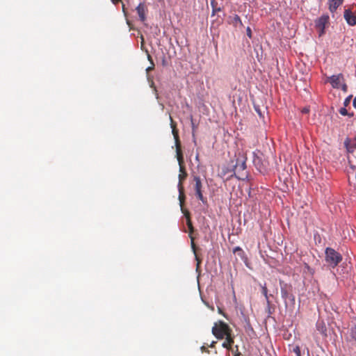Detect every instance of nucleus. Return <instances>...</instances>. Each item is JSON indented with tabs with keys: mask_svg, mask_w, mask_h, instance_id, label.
Masks as SVG:
<instances>
[{
	"mask_svg": "<svg viewBox=\"0 0 356 356\" xmlns=\"http://www.w3.org/2000/svg\"><path fill=\"white\" fill-rule=\"evenodd\" d=\"M246 161L247 158L245 154L239 152L228 163L225 173L230 174V177H235L239 180L247 179L248 178V173L246 170Z\"/></svg>",
	"mask_w": 356,
	"mask_h": 356,
	"instance_id": "1",
	"label": "nucleus"
},
{
	"mask_svg": "<svg viewBox=\"0 0 356 356\" xmlns=\"http://www.w3.org/2000/svg\"><path fill=\"white\" fill-rule=\"evenodd\" d=\"M281 297L284 300L286 309L293 310L295 307L296 298L293 295V287L283 280H280Z\"/></svg>",
	"mask_w": 356,
	"mask_h": 356,
	"instance_id": "2",
	"label": "nucleus"
},
{
	"mask_svg": "<svg viewBox=\"0 0 356 356\" xmlns=\"http://www.w3.org/2000/svg\"><path fill=\"white\" fill-rule=\"evenodd\" d=\"M211 332L218 339H223L225 336L232 333L229 325L222 321L215 323Z\"/></svg>",
	"mask_w": 356,
	"mask_h": 356,
	"instance_id": "3",
	"label": "nucleus"
},
{
	"mask_svg": "<svg viewBox=\"0 0 356 356\" xmlns=\"http://www.w3.org/2000/svg\"><path fill=\"white\" fill-rule=\"evenodd\" d=\"M325 254V261L330 268H335L342 261V255L332 248H327Z\"/></svg>",
	"mask_w": 356,
	"mask_h": 356,
	"instance_id": "4",
	"label": "nucleus"
},
{
	"mask_svg": "<svg viewBox=\"0 0 356 356\" xmlns=\"http://www.w3.org/2000/svg\"><path fill=\"white\" fill-rule=\"evenodd\" d=\"M171 126H172V122L171 123ZM172 134H173V135L175 136V145L177 146L176 152H177V159L178 161L179 165V172H180V174H184V178H186L187 177V172L186 171L185 166L184 165V156H183V154H182V153L180 150V148L179 147V140L178 138V136L175 133V130L174 129L173 127H172Z\"/></svg>",
	"mask_w": 356,
	"mask_h": 356,
	"instance_id": "5",
	"label": "nucleus"
},
{
	"mask_svg": "<svg viewBox=\"0 0 356 356\" xmlns=\"http://www.w3.org/2000/svg\"><path fill=\"white\" fill-rule=\"evenodd\" d=\"M330 17L328 14H323L314 21L315 27L318 31V36L321 37L325 33V29L329 24Z\"/></svg>",
	"mask_w": 356,
	"mask_h": 356,
	"instance_id": "6",
	"label": "nucleus"
},
{
	"mask_svg": "<svg viewBox=\"0 0 356 356\" xmlns=\"http://www.w3.org/2000/svg\"><path fill=\"white\" fill-rule=\"evenodd\" d=\"M193 181H195L193 189L197 199L201 201L202 204H207V199L204 197L202 194V183L200 177L198 176H194Z\"/></svg>",
	"mask_w": 356,
	"mask_h": 356,
	"instance_id": "7",
	"label": "nucleus"
},
{
	"mask_svg": "<svg viewBox=\"0 0 356 356\" xmlns=\"http://www.w3.org/2000/svg\"><path fill=\"white\" fill-rule=\"evenodd\" d=\"M252 163L256 168V169L260 172H263L266 169V161L263 160L262 154H258L255 152H253V159Z\"/></svg>",
	"mask_w": 356,
	"mask_h": 356,
	"instance_id": "8",
	"label": "nucleus"
},
{
	"mask_svg": "<svg viewBox=\"0 0 356 356\" xmlns=\"http://www.w3.org/2000/svg\"><path fill=\"white\" fill-rule=\"evenodd\" d=\"M344 81V76L343 74L332 75L327 77L326 82L330 83L333 88H340L341 83Z\"/></svg>",
	"mask_w": 356,
	"mask_h": 356,
	"instance_id": "9",
	"label": "nucleus"
},
{
	"mask_svg": "<svg viewBox=\"0 0 356 356\" xmlns=\"http://www.w3.org/2000/svg\"><path fill=\"white\" fill-rule=\"evenodd\" d=\"M178 178H179V183L177 184V188H178V191H179V200L180 202L181 209L182 212L184 213V209H183V203L185 200L186 196L184 195V187L182 186L181 182L186 178H184V174H179L178 176Z\"/></svg>",
	"mask_w": 356,
	"mask_h": 356,
	"instance_id": "10",
	"label": "nucleus"
},
{
	"mask_svg": "<svg viewBox=\"0 0 356 356\" xmlns=\"http://www.w3.org/2000/svg\"><path fill=\"white\" fill-rule=\"evenodd\" d=\"M343 17L349 26H353L356 25V15L354 14L350 9H345Z\"/></svg>",
	"mask_w": 356,
	"mask_h": 356,
	"instance_id": "11",
	"label": "nucleus"
},
{
	"mask_svg": "<svg viewBox=\"0 0 356 356\" xmlns=\"http://www.w3.org/2000/svg\"><path fill=\"white\" fill-rule=\"evenodd\" d=\"M343 145L348 153H353L356 149V136L353 138H346Z\"/></svg>",
	"mask_w": 356,
	"mask_h": 356,
	"instance_id": "12",
	"label": "nucleus"
},
{
	"mask_svg": "<svg viewBox=\"0 0 356 356\" xmlns=\"http://www.w3.org/2000/svg\"><path fill=\"white\" fill-rule=\"evenodd\" d=\"M140 22H144L146 20L147 8L143 3H140L136 8Z\"/></svg>",
	"mask_w": 356,
	"mask_h": 356,
	"instance_id": "13",
	"label": "nucleus"
},
{
	"mask_svg": "<svg viewBox=\"0 0 356 356\" xmlns=\"http://www.w3.org/2000/svg\"><path fill=\"white\" fill-rule=\"evenodd\" d=\"M224 339H225V341L222 343V346L229 350L231 349L230 346L234 342V337L232 333L225 336Z\"/></svg>",
	"mask_w": 356,
	"mask_h": 356,
	"instance_id": "14",
	"label": "nucleus"
},
{
	"mask_svg": "<svg viewBox=\"0 0 356 356\" xmlns=\"http://www.w3.org/2000/svg\"><path fill=\"white\" fill-rule=\"evenodd\" d=\"M343 2V0H329V10L331 13H334L337 8Z\"/></svg>",
	"mask_w": 356,
	"mask_h": 356,
	"instance_id": "15",
	"label": "nucleus"
},
{
	"mask_svg": "<svg viewBox=\"0 0 356 356\" xmlns=\"http://www.w3.org/2000/svg\"><path fill=\"white\" fill-rule=\"evenodd\" d=\"M266 306L265 310L268 314V316L270 317L275 311V305L272 304L270 300H266Z\"/></svg>",
	"mask_w": 356,
	"mask_h": 356,
	"instance_id": "16",
	"label": "nucleus"
},
{
	"mask_svg": "<svg viewBox=\"0 0 356 356\" xmlns=\"http://www.w3.org/2000/svg\"><path fill=\"white\" fill-rule=\"evenodd\" d=\"M259 286L261 288V293L264 296L265 300H269L270 297H273V295L268 293V289L266 287V283H264V284H262L261 283H259Z\"/></svg>",
	"mask_w": 356,
	"mask_h": 356,
	"instance_id": "17",
	"label": "nucleus"
},
{
	"mask_svg": "<svg viewBox=\"0 0 356 356\" xmlns=\"http://www.w3.org/2000/svg\"><path fill=\"white\" fill-rule=\"evenodd\" d=\"M316 328L318 331L324 337H327V328L323 322H317Z\"/></svg>",
	"mask_w": 356,
	"mask_h": 356,
	"instance_id": "18",
	"label": "nucleus"
},
{
	"mask_svg": "<svg viewBox=\"0 0 356 356\" xmlns=\"http://www.w3.org/2000/svg\"><path fill=\"white\" fill-rule=\"evenodd\" d=\"M233 252L236 254L241 259L245 260L247 257L243 249L239 246H236L233 249Z\"/></svg>",
	"mask_w": 356,
	"mask_h": 356,
	"instance_id": "19",
	"label": "nucleus"
},
{
	"mask_svg": "<svg viewBox=\"0 0 356 356\" xmlns=\"http://www.w3.org/2000/svg\"><path fill=\"white\" fill-rule=\"evenodd\" d=\"M211 6L212 7L211 16H214L217 12L221 11V8L217 7V2L216 1V0L211 1Z\"/></svg>",
	"mask_w": 356,
	"mask_h": 356,
	"instance_id": "20",
	"label": "nucleus"
},
{
	"mask_svg": "<svg viewBox=\"0 0 356 356\" xmlns=\"http://www.w3.org/2000/svg\"><path fill=\"white\" fill-rule=\"evenodd\" d=\"M304 273H309L310 275H314V269L311 268L307 264H304Z\"/></svg>",
	"mask_w": 356,
	"mask_h": 356,
	"instance_id": "21",
	"label": "nucleus"
},
{
	"mask_svg": "<svg viewBox=\"0 0 356 356\" xmlns=\"http://www.w3.org/2000/svg\"><path fill=\"white\" fill-rule=\"evenodd\" d=\"M232 23L235 25V26H237L238 24H239L240 25H242V22H241V19L240 18V17L238 15H235L232 19Z\"/></svg>",
	"mask_w": 356,
	"mask_h": 356,
	"instance_id": "22",
	"label": "nucleus"
},
{
	"mask_svg": "<svg viewBox=\"0 0 356 356\" xmlns=\"http://www.w3.org/2000/svg\"><path fill=\"white\" fill-rule=\"evenodd\" d=\"M234 353V356H241V353L238 351V346L236 345L234 348L230 349Z\"/></svg>",
	"mask_w": 356,
	"mask_h": 356,
	"instance_id": "23",
	"label": "nucleus"
},
{
	"mask_svg": "<svg viewBox=\"0 0 356 356\" xmlns=\"http://www.w3.org/2000/svg\"><path fill=\"white\" fill-rule=\"evenodd\" d=\"M350 336L356 341V325L351 327Z\"/></svg>",
	"mask_w": 356,
	"mask_h": 356,
	"instance_id": "24",
	"label": "nucleus"
},
{
	"mask_svg": "<svg viewBox=\"0 0 356 356\" xmlns=\"http://www.w3.org/2000/svg\"><path fill=\"white\" fill-rule=\"evenodd\" d=\"M293 352L296 354V356H301L300 348L298 346H296L293 348Z\"/></svg>",
	"mask_w": 356,
	"mask_h": 356,
	"instance_id": "25",
	"label": "nucleus"
},
{
	"mask_svg": "<svg viewBox=\"0 0 356 356\" xmlns=\"http://www.w3.org/2000/svg\"><path fill=\"white\" fill-rule=\"evenodd\" d=\"M352 97V95H349L344 99L343 105L345 107L348 106L350 104Z\"/></svg>",
	"mask_w": 356,
	"mask_h": 356,
	"instance_id": "26",
	"label": "nucleus"
},
{
	"mask_svg": "<svg viewBox=\"0 0 356 356\" xmlns=\"http://www.w3.org/2000/svg\"><path fill=\"white\" fill-rule=\"evenodd\" d=\"M339 112L341 115H343V116H346L347 115H348V112L347 111V109L346 108V107H343V108H341L339 110Z\"/></svg>",
	"mask_w": 356,
	"mask_h": 356,
	"instance_id": "27",
	"label": "nucleus"
},
{
	"mask_svg": "<svg viewBox=\"0 0 356 356\" xmlns=\"http://www.w3.org/2000/svg\"><path fill=\"white\" fill-rule=\"evenodd\" d=\"M340 88L344 92H346L348 90V86L345 83V81H343L340 85Z\"/></svg>",
	"mask_w": 356,
	"mask_h": 356,
	"instance_id": "28",
	"label": "nucleus"
},
{
	"mask_svg": "<svg viewBox=\"0 0 356 356\" xmlns=\"http://www.w3.org/2000/svg\"><path fill=\"white\" fill-rule=\"evenodd\" d=\"M246 34L249 38H252V30L249 26H248L246 29Z\"/></svg>",
	"mask_w": 356,
	"mask_h": 356,
	"instance_id": "29",
	"label": "nucleus"
},
{
	"mask_svg": "<svg viewBox=\"0 0 356 356\" xmlns=\"http://www.w3.org/2000/svg\"><path fill=\"white\" fill-rule=\"evenodd\" d=\"M254 109H255L256 112H257V113L260 116H261V111H260L259 108L258 106H254Z\"/></svg>",
	"mask_w": 356,
	"mask_h": 356,
	"instance_id": "30",
	"label": "nucleus"
},
{
	"mask_svg": "<svg viewBox=\"0 0 356 356\" xmlns=\"http://www.w3.org/2000/svg\"><path fill=\"white\" fill-rule=\"evenodd\" d=\"M191 124H192V129H193V131H195V129L197 128V126L195 124V123L193 122V118H191Z\"/></svg>",
	"mask_w": 356,
	"mask_h": 356,
	"instance_id": "31",
	"label": "nucleus"
},
{
	"mask_svg": "<svg viewBox=\"0 0 356 356\" xmlns=\"http://www.w3.org/2000/svg\"><path fill=\"white\" fill-rule=\"evenodd\" d=\"M303 113H308L309 112V109L308 108H304L302 111Z\"/></svg>",
	"mask_w": 356,
	"mask_h": 356,
	"instance_id": "32",
	"label": "nucleus"
},
{
	"mask_svg": "<svg viewBox=\"0 0 356 356\" xmlns=\"http://www.w3.org/2000/svg\"><path fill=\"white\" fill-rule=\"evenodd\" d=\"M112 1V3L115 5H117L118 3H119L120 2H121V0H111Z\"/></svg>",
	"mask_w": 356,
	"mask_h": 356,
	"instance_id": "33",
	"label": "nucleus"
},
{
	"mask_svg": "<svg viewBox=\"0 0 356 356\" xmlns=\"http://www.w3.org/2000/svg\"><path fill=\"white\" fill-rule=\"evenodd\" d=\"M122 11H123L124 15L126 16L127 15V11H126V8H125L124 4H123V3H122Z\"/></svg>",
	"mask_w": 356,
	"mask_h": 356,
	"instance_id": "34",
	"label": "nucleus"
},
{
	"mask_svg": "<svg viewBox=\"0 0 356 356\" xmlns=\"http://www.w3.org/2000/svg\"><path fill=\"white\" fill-rule=\"evenodd\" d=\"M353 105L354 108H356V97L353 99Z\"/></svg>",
	"mask_w": 356,
	"mask_h": 356,
	"instance_id": "35",
	"label": "nucleus"
},
{
	"mask_svg": "<svg viewBox=\"0 0 356 356\" xmlns=\"http://www.w3.org/2000/svg\"><path fill=\"white\" fill-rule=\"evenodd\" d=\"M216 343V341H213V342L211 343L210 347H211V348L214 347V346H215V343Z\"/></svg>",
	"mask_w": 356,
	"mask_h": 356,
	"instance_id": "36",
	"label": "nucleus"
},
{
	"mask_svg": "<svg viewBox=\"0 0 356 356\" xmlns=\"http://www.w3.org/2000/svg\"><path fill=\"white\" fill-rule=\"evenodd\" d=\"M349 117H353L354 113H348V115H347Z\"/></svg>",
	"mask_w": 356,
	"mask_h": 356,
	"instance_id": "37",
	"label": "nucleus"
},
{
	"mask_svg": "<svg viewBox=\"0 0 356 356\" xmlns=\"http://www.w3.org/2000/svg\"><path fill=\"white\" fill-rule=\"evenodd\" d=\"M191 246H192L193 250L195 251V245L193 241L191 242Z\"/></svg>",
	"mask_w": 356,
	"mask_h": 356,
	"instance_id": "38",
	"label": "nucleus"
},
{
	"mask_svg": "<svg viewBox=\"0 0 356 356\" xmlns=\"http://www.w3.org/2000/svg\"><path fill=\"white\" fill-rule=\"evenodd\" d=\"M201 350L202 352L206 351V348H205V347L204 346L201 347Z\"/></svg>",
	"mask_w": 356,
	"mask_h": 356,
	"instance_id": "39",
	"label": "nucleus"
},
{
	"mask_svg": "<svg viewBox=\"0 0 356 356\" xmlns=\"http://www.w3.org/2000/svg\"><path fill=\"white\" fill-rule=\"evenodd\" d=\"M188 227H189V228H190V229H193V227H192V225H191V222H188Z\"/></svg>",
	"mask_w": 356,
	"mask_h": 356,
	"instance_id": "40",
	"label": "nucleus"
},
{
	"mask_svg": "<svg viewBox=\"0 0 356 356\" xmlns=\"http://www.w3.org/2000/svg\"><path fill=\"white\" fill-rule=\"evenodd\" d=\"M148 60H150L152 63H153L151 56L149 54H148Z\"/></svg>",
	"mask_w": 356,
	"mask_h": 356,
	"instance_id": "41",
	"label": "nucleus"
},
{
	"mask_svg": "<svg viewBox=\"0 0 356 356\" xmlns=\"http://www.w3.org/2000/svg\"><path fill=\"white\" fill-rule=\"evenodd\" d=\"M195 159L197 160V161L199 160V155H198V154L196 155Z\"/></svg>",
	"mask_w": 356,
	"mask_h": 356,
	"instance_id": "42",
	"label": "nucleus"
},
{
	"mask_svg": "<svg viewBox=\"0 0 356 356\" xmlns=\"http://www.w3.org/2000/svg\"><path fill=\"white\" fill-rule=\"evenodd\" d=\"M152 68H153V67H147V71H148V70H152Z\"/></svg>",
	"mask_w": 356,
	"mask_h": 356,
	"instance_id": "43",
	"label": "nucleus"
}]
</instances>
